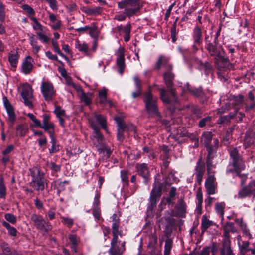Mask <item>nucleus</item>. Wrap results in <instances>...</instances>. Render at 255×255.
I'll use <instances>...</instances> for the list:
<instances>
[{
    "mask_svg": "<svg viewBox=\"0 0 255 255\" xmlns=\"http://www.w3.org/2000/svg\"><path fill=\"white\" fill-rule=\"evenodd\" d=\"M231 161L227 167L226 172L227 173L235 171L236 175L241 179V183L244 184L247 178L246 175L240 174V172L245 168V165L242 156L239 154L237 148H230L229 150Z\"/></svg>",
    "mask_w": 255,
    "mask_h": 255,
    "instance_id": "obj_1",
    "label": "nucleus"
},
{
    "mask_svg": "<svg viewBox=\"0 0 255 255\" xmlns=\"http://www.w3.org/2000/svg\"><path fill=\"white\" fill-rule=\"evenodd\" d=\"M96 121H97L101 125V127L108 132L107 129V122L105 117L101 114H95L92 116L89 120L90 125L94 130L93 135L91 137L94 144L98 147L102 145L103 140V136L99 132V128L96 124Z\"/></svg>",
    "mask_w": 255,
    "mask_h": 255,
    "instance_id": "obj_2",
    "label": "nucleus"
},
{
    "mask_svg": "<svg viewBox=\"0 0 255 255\" xmlns=\"http://www.w3.org/2000/svg\"><path fill=\"white\" fill-rule=\"evenodd\" d=\"M31 180L29 185L35 190L43 191L47 186V180L45 177V173L38 167H33L29 170Z\"/></svg>",
    "mask_w": 255,
    "mask_h": 255,
    "instance_id": "obj_3",
    "label": "nucleus"
},
{
    "mask_svg": "<svg viewBox=\"0 0 255 255\" xmlns=\"http://www.w3.org/2000/svg\"><path fill=\"white\" fill-rule=\"evenodd\" d=\"M157 100V97L152 93L151 87H149L148 90L144 93L143 101L146 110L151 116H159Z\"/></svg>",
    "mask_w": 255,
    "mask_h": 255,
    "instance_id": "obj_4",
    "label": "nucleus"
},
{
    "mask_svg": "<svg viewBox=\"0 0 255 255\" xmlns=\"http://www.w3.org/2000/svg\"><path fill=\"white\" fill-rule=\"evenodd\" d=\"M18 91L23 99L25 105L28 107H32L31 99L33 98V90L31 86L27 83L20 85Z\"/></svg>",
    "mask_w": 255,
    "mask_h": 255,
    "instance_id": "obj_5",
    "label": "nucleus"
},
{
    "mask_svg": "<svg viewBox=\"0 0 255 255\" xmlns=\"http://www.w3.org/2000/svg\"><path fill=\"white\" fill-rule=\"evenodd\" d=\"M31 220L35 227L43 232H48L52 229V226L50 222L46 221L39 215L32 214Z\"/></svg>",
    "mask_w": 255,
    "mask_h": 255,
    "instance_id": "obj_6",
    "label": "nucleus"
},
{
    "mask_svg": "<svg viewBox=\"0 0 255 255\" xmlns=\"http://www.w3.org/2000/svg\"><path fill=\"white\" fill-rule=\"evenodd\" d=\"M112 219L113 222L112 229L113 237L111 242V245H112V248H114L118 242V235L121 237L122 233V231L119 230L120 225L119 216L115 213L112 216Z\"/></svg>",
    "mask_w": 255,
    "mask_h": 255,
    "instance_id": "obj_7",
    "label": "nucleus"
},
{
    "mask_svg": "<svg viewBox=\"0 0 255 255\" xmlns=\"http://www.w3.org/2000/svg\"><path fill=\"white\" fill-rule=\"evenodd\" d=\"M41 91L45 100L51 101L55 95L53 86L50 82L43 81L41 85Z\"/></svg>",
    "mask_w": 255,
    "mask_h": 255,
    "instance_id": "obj_8",
    "label": "nucleus"
},
{
    "mask_svg": "<svg viewBox=\"0 0 255 255\" xmlns=\"http://www.w3.org/2000/svg\"><path fill=\"white\" fill-rule=\"evenodd\" d=\"M206 48L211 55L217 59L223 60L224 58V52L221 46L213 45L212 43H207Z\"/></svg>",
    "mask_w": 255,
    "mask_h": 255,
    "instance_id": "obj_9",
    "label": "nucleus"
},
{
    "mask_svg": "<svg viewBox=\"0 0 255 255\" xmlns=\"http://www.w3.org/2000/svg\"><path fill=\"white\" fill-rule=\"evenodd\" d=\"M255 190V181H252L249 185L239 191L237 195L234 196V198L237 199L244 198L250 196Z\"/></svg>",
    "mask_w": 255,
    "mask_h": 255,
    "instance_id": "obj_10",
    "label": "nucleus"
},
{
    "mask_svg": "<svg viewBox=\"0 0 255 255\" xmlns=\"http://www.w3.org/2000/svg\"><path fill=\"white\" fill-rule=\"evenodd\" d=\"M40 125L37 127H40L43 129L45 131L50 133V131L54 132V124L50 121V116L48 114H44L43 115V120L42 124L40 122Z\"/></svg>",
    "mask_w": 255,
    "mask_h": 255,
    "instance_id": "obj_11",
    "label": "nucleus"
},
{
    "mask_svg": "<svg viewBox=\"0 0 255 255\" xmlns=\"http://www.w3.org/2000/svg\"><path fill=\"white\" fill-rule=\"evenodd\" d=\"M162 189L161 186H154L150 196L149 208H153L156 205L161 195Z\"/></svg>",
    "mask_w": 255,
    "mask_h": 255,
    "instance_id": "obj_12",
    "label": "nucleus"
},
{
    "mask_svg": "<svg viewBox=\"0 0 255 255\" xmlns=\"http://www.w3.org/2000/svg\"><path fill=\"white\" fill-rule=\"evenodd\" d=\"M192 36L194 43L193 47L194 48L196 47V49L197 50V47L200 46L203 41L202 31L199 26L196 25L194 28L193 29Z\"/></svg>",
    "mask_w": 255,
    "mask_h": 255,
    "instance_id": "obj_13",
    "label": "nucleus"
},
{
    "mask_svg": "<svg viewBox=\"0 0 255 255\" xmlns=\"http://www.w3.org/2000/svg\"><path fill=\"white\" fill-rule=\"evenodd\" d=\"M3 102L8 114V119L12 123L11 125L9 126V128H10L12 126V123L14 122L16 119L14 109L6 97H4L3 98Z\"/></svg>",
    "mask_w": 255,
    "mask_h": 255,
    "instance_id": "obj_14",
    "label": "nucleus"
},
{
    "mask_svg": "<svg viewBox=\"0 0 255 255\" xmlns=\"http://www.w3.org/2000/svg\"><path fill=\"white\" fill-rule=\"evenodd\" d=\"M136 169L138 175L144 178V182L146 184L150 177L147 164L146 163H138L136 165Z\"/></svg>",
    "mask_w": 255,
    "mask_h": 255,
    "instance_id": "obj_15",
    "label": "nucleus"
},
{
    "mask_svg": "<svg viewBox=\"0 0 255 255\" xmlns=\"http://www.w3.org/2000/svg\"><path fill=\"white\" fill-rule=\"evenodd\" d=\"M205 188L208 194L213 195L216 193V183L214 175H209L205 181Z\"/></svg>",
    "mask_w": 255,
    "mask_h": 255,
    "instance_id": "obj_16",
    "label": "nucleus"
},
{
    "mask_svg": "<svg viewBox=\"0 0 255 255\" xmlns=\"http://www.w3.org/2000/svg\"><path fill=\"white\" fill-rule=\"evenodd\" d=\"M115 120L118 126L117 139L120 141H122L124 139L123 132L126 129V124L124 122L123 119L120 117H115Z\"/></svg>",
    "mask_w": 255,
    "mask_h": 255,
    "instance_id": "obj_17",
    "label": "nucleus"
},
{
    "mask_svg": "<svg viewBox=\"0 0 255 255\" xmlns=\"http://www.w3.org/2000/svg\"><path fill=\"white\" fill-rule=\"evenodd\" d=\"M238 244L239 247L241 255H249L248 253L250 252L252 255H254L255 253V249H253L249 247V242L242 241L241 237H238Z\"/></svg>",
    "mask_w": 255,
    "mask_h": 255,
    "instance_id": "obj_18",
    "label": "nucleus"
},
{
    "mask_svg": "<svg viewBox=\"0 0 255 255\" xmlns=\"http://www.w3.org/2000/svg\"><path fill=\"white\" fill-rule=\"evenodd\" d=\"M195 170L197 182L199 184H201L205 172V164L201 159H199L197 162Z\"/></svg>",
    "mask_w": 255,
    "mask_h": 255,
    "instance_id": "obj_19",
    "label": "nucleus"
},
{
    "mask_svg": "<svg viewBox=\"0 0 255 255\" xmlns=\"http://www.w3.org/2000/svg\"><path fill=\"white\" fill-rule=\"evenodd\" d=\"M34 60L30 56H27L23 61L21 69L22 72L27 75L30 73L33 68Z\"/></svg>",
    "mask_w": 255,
    "mask_h": 255,
    "instance_id": "obj_20",
    "label": "nucleus"
},
{
    "mask_svg": "<svg viewBox=\"0 0 255 255\" xmlns=\"http://www.w3.org/2000/svg\"><path fill=\"white\" fill-rule=\"evenodd\" d=\"M124 49L120 48L117 52V64L119 67V72L122 74L125 69V55Z\"/></svg>",
    "mask_w": 255,
    "mask_h": 255,
    "instance_id": "obj_21",
    "label": "nucleus"
},
{
    "mask_svg": "<svg viewBox=\"0 0 255 255\" xmlns=\"http://www.w3.org/2000/svg\"><path fill=\"white\" fill-rule=\"evenodd\" d=\"M168 58L163 55L160 56L156 62L155 68L156 69H159L161 67L164 66L167 69L172 70V65L168 63Z\"/></svg>",
    "mask_w": 255,
    "mask_h": 255,
    "instance_id": "obj_22",
    "label": "nucleus"
},
{
    "mask_svg": "<svg viewBox=\"0 0 255 255\" xmlns=\"http://www.w3.org/2000/svg\"><path fill=\"white\" fill-rule=\"evenodd\" d=\"M69 242L67 245H70V248L74 252H77V248L80 242L79 238L76 234H69L68 235Z\"/></svg>",
    "mask_w": 255,
    "mask_h": 255,
    "instance_id": "obj_23",
    "label": "nucleus"
},
{
    "mask_svg": "<svg viewBox=\"0 0 255 255\" xmlns=\"http://www.w3.org/2000/svg\"><path fill=\"white\" fill-rule=\"evenodd\" d=\"M183 92H188L191 94L197 97L201 96L203 94V90L201 88H192L188 83L184 87Z\"/></svg>",
    "mask_w": 255,
    "mask_h": 255,
    "instance_id": "obj_24",
    "label": "nucleus"
},
{
    "mask_svg": "<svg viewBox=\"0 0 255 255\" xmlns=\"http://www.w3.org/2000/svg\"><path fill=\"white\" fill-rule=\"evenodd\" d=\"M220 254L221 255H235L231 248V242H229L228 241L222 242Z\"/></svg>",
    "mask_w": 255,
    "mask_h": 255,
    "instance_id": "obj_25",
    "label": "nucleus"
},
{
    "mask_svg": "<svg viewBox=\"0 0 255 255\" xmlns=\"http://www.w3.org/2000/svg\"><path fill=\"white\" fill-rule=\"evenodd\" d=\"M75 47L80 52L89 55V47L85 42H80L78 40L75 41Z\"/></svg>",
    "mask_w": 255,
    "mask_h": 255,
    "instance_id": "obj_26",
    "label": "nucleus"
},
{
    "mask_svg": "<svg viewBox=\"0 0 255 255\" xmlns=\"http://www.w3.org/2000/svg\"><path fill=\"white\" fill-rule=\"evenodd\" d=\"M19 55L17 51H11L8 56V61L10 65L13 67H16L18 62Z\"/></svg>",
    "mask_w": 255,
    "mask_h": 255,
    "instance_id": "obj_27",
    "label": "nucleus"
},
{
    "mask_svg": "<svg viewBox=\"0 0 255 255\" xmlns=\"http://www.w3.org/2000/svg\"><path fill=\"white\" fill-rule=\"evenodd\" d=\"M175 208L180 216L182 217L185 215L186 212L187 206L183 199H180L178 201V203L175 206Z\"/></svg>",
    "mask_w": 255,
    "mask_h": 255,
    "instance_id": "obj_28",
    "label": "nucleus"
},
{
    "mask_svg": "<svg viewBox=\"0 0 255 255\" xmlns=\"http://www.w3.org/2000/svg\"><path fill=\"white\" fill-rule=\"evenodd\" d=\"M171 70L167 69L164 74V80L168 87L171 86L172 80L174 78V74L172 72Z\"/></svg>",
    "mask_w": 255,
    "mask_h": 255,
    "instance_id": "obj_29",
    "label": "nucleus"
},
{
    "mask_svg": "<svg viewBox=\"0 0 255 255\" xmlns=\"http://www.w3.org/2000/svg\"><path fill=\"white\" fill-rule=\"evenodd\" d=\"M128 7L125 8L124 11V14H125L128 17H131L134 15H136L137 13L138 12L142 7V5H138L137 6L133 7Z\"/></svg>",
    "mask_w": 255,
    "mask_h": 255,
    "instance_id": "obj_30",
    "label": "nucleus"
},
{
    "mask_svg": "<svg viewBox=\"0 0 255 255\" xmlns=\"http://www.w3.org/2000/svg\"><path fill=\"white\" fill-rule=\"evenodd\" d=\"M234 225V224L233 223H227L223 228V236H224V239L223 241H228L229 242H231L230 240V235L229 233L231 232L232 227Z\"/></svg>",
    "mask_w": 255,
    "mask_h": 255,
    "instance_id": "obj_31",
    "label": "nucleus"
},
{
    "mask_svg": "<svg viewBox=\"0 0 255 255\" xmlns=\"http://www.w3.org/2000/svg\"><path fill=\"white\" fill-rule=\"evenodd\" d=\"M213 138V134L211 132L206 131L203 133L201 136V140L204 142L206 147L210 145L211 140Z\"/></svg>",
    "mask_w": 255,
    "mask_h": 255,
    "instance_id": "obj_32",
    "label": "nucleus"
},
{
    "mask_svg": "<svg viewBox=\"0 0 255 255\" xmlns=\"http://www.w3.org/2000/svg\"><path fill=\"white\" fill-rule=\"evenodd\" d=\"M255 138L254 135L251 136L249 133H247L244 139V146L246 148L251 147L254 148V142Z\"/></svg>",
    "mask_w": 255,
    "mask_h": 255,
    "instance_id": "obj_33",
    "label": "nucleus"
},
{
    "mask_svg": "<svg viewBox=\"0 0 255 255\" xmlns=\"http://www.w3.org/2000/svg\"><path fill=\"white\" fill-rule=\"evenodd\" d=\"M160 91V98L162 101L166 104H169L171 101L170 96L168 94V91L164 88H159Z\"/></svg>",
    "mask_w": 255,
    "mask_h": 255,
    "instance_id": "obj_34",
    "label": "nucleus"
},
{
    "mask_svg": "<svg viewBox=\"0 0 255 255\" xmlns=\"http://www.w3.org/2000/svg\"><path fill=\"white\" fill-rule=\"evenodd\" d=\"M244 101V97L243 95H239L236 96H234L229 101L230 105H232L233 106H238L241 105Z\"/></svg>",
    "mask_w": 255,
    "mask_h": 255,
    "instance_id": "obj_35",
    "label": "nucleus"
},
{
    "mask_svg": "<svg viewBox=\"0 0 255 255\" xmlns=\"http://www.w3.org/2000/svg\"><path fill=\"white\" fill-rule=\"evenodd\" d=\"M16 133L20 136H24L28 132V128L21 124L18 125L16 128Z\"/></svg>",
    "mask_w": 255,
    "mask_h": 255,
    "instance_id": "obj_36",
    "label": "nucleus"
},
{
    "mask_svg": "<svg viewBox=\"0 0 255 255\" xmlns=\"http://www.w3.org/2000/svg\"><path fill=\"white\" fill-rule=\"evenodd\" d=\"M80 98L81 102L84 103L85 105H88L91 103L92 94L90 93H86L84 92H82Z\"/></svg>",
    "mask_w": 255,
    "mask_h": 255,
    "instance_id": "obj_37",
    "label": "nucleus"
},
{
    "mask_svg": "<svg viewBox=\"0 0 255 255\" xmlns=\"http://www.w3.org/2000/svg\"><path fill=\"white\" fill-rule=\"evenodd\" d=\"M212 225V221L208 219L205 215L202 218L201 230L202 231H205L209 227Z\"/></svg>",
    "mask_w": 255,
    "mask_h": 255,
    "instance_id": "obj_38",
    "label": "nucleus"
},
{
    "mask_svg": "<svg viewBox=\"0 0 255 255\" xmlns=\"http://www.w3.org/2000/svg\"><path fill=\"white\" fill-rule=\"evenodd\" d=\"M52 44L53 47L54 51L58 53L62 57L64 58L65 60L69 61L68 58L66 55H65L60 50L57 42L53 39L52 40Z\"/></svg>",
    "mask_w": 255,
    "mask_h": 255,
    "instance_id": "obj_39",
    "label": "nucleus"
},
{
    "mask_svg": "<svg viewBox=\"0 0 255 255\" xmlns=\"http://www.w3.org/2000/svg\"><path fill=\"white\" fill-rule=\"evenodd\" d=\"M30 44L32 46V48L34 49V53H37L39 52L41 49V46L38 44V42L37 39H36L33 35L31 36L30 38Z\"/></svg>",
    "mask_w": 255,
    "mask_h": 255,
    "instance_id": "obj_40",
    "label": "nucleus"
},
{
    "mask_svg": "<svg viewBox=\"0 0 255 255\" xmlns=\"http://www.w3.org/2000/svg\"><path fill=\"white\" fill-rule=\"evenodd\" d=\"M107 90L105 88L99 92V101L100 103L105 104L107 102Z\"/></svg>",
    "mask_w": 255,
    "mask_h": 255,
    "instance_id": "obj_41",
    "label": "nucleus"
},
{
    "mask_svg": "<svg viewBox=\"0 0 255 255\" xmlns=\"http://www.w3.org/2000/svg\"><path fill=\"white\" fill-rule=\"evenodd\" d=\"M6 194V188L4 184L3 178H0V198L4 199Z\"/></svg>",
    "mask_w": 255,
    "mask_h": 255,
    "instance_id": "obj_42",
    "label": "nucleus"
},
{
    "mask_svg": "<svg viewBox=\"0 0 255 255\" xmlns=\"http://www.w3.org/2000/svg\"><path fill=\"white\" fill-rule=\"evenodd\" d=\"M236 223L239 224L244 234H245L246 236H249V238H251V234H250L248 229L247 228L246 224H245L242 219H237L236 220Z\"/></svg>",
    "mask_w": 255,
    "mask_h": 255,
    "instance_id": "obj_43",
    "label": "nucleus"
},
{
    "mask_svg": "<svg viewBox=\"0 0 255 255\" xmlns=\"http://www.w3.org/2000/svg\"><path fill=\"white\" fill-rule=\"evenodd\" d=\"M211 154L210 151H208V155L206 159V164L207 167V170L209 174H210L211 172V170L212 168L214 167V165L212 163V157H211Z\"/></svg>",
    "mask_w": 255,
    "mask_h": 255,
    "instance_id": "obj_44",
    "label": "nucleus"
},
{
    "mask_svg": "<svg viewBox=\"0 0 255 255\" xmlns=\"http://www.w3.org/2000/svg\"><path fill=\"white\" fill-rule=\"evenodd\" d=\"M190 110L195 115L196 118H199L201 117L202 111L197 106H191V107H190Z\"/></svg>",
    "mask_w": 255,
    "mask_h": 255,
    "instance_id": "obj_45",
    "label": "nucleus"
},
{
    "mask_svg": "<svg viewBox=\"0 0 255 255\" xmlns=\"http://www.w3.org/2000/svg\"><path fill=\"white\" fill-rule=\"evenodd\" d=\"M30 19L33 22V28L35 30H43V26L38 21L37 18L31 17Z\"/></svg>",
    "mask_w": 255,
    "mask_h": 255,
    "instance_id": "obj_46",
    "label": "nucleus"
},
{
    "mask_svg": "<svg viewBox=\"0 0 255 255\" xmlns=\"http://www.w3.org/2000/svg\"><path fill=\"white\" fill-rule=\"evenodd\" d=\"M215 210L216 212L219 214L221 220H223L224 218V207L222 203H217L215 205Z\"/></svg>",
    "mask_w": 255,
    "mask_h": 255,
    "instance_id": "obj_47",
    "label": "nucleus"
},
{
    "mask_svg": "<svg viewBox=\"0 0 255 255\" xmlns=\"http://www.w3.org/2000/svg\"><path fill=\"white\" fill-rule=\"evenodd\" d=\"M173 240L171 238H168L165 241L164 252L170 253L172 247Z\"/></svg>",
    "mask_w": 255,
    "mask_h": 255,
    "instance_id": "obj_48",
    "label": "nucleus"
},
{
    "mask_svg": "<svg viewBox=\"0 0 255 255\" xmlns=\"http://www.w3.org/2000/svg\"><path fill=\"white\" fill-rule=\"evenodd\" d=\"M116 245L115 247L114 248H112V246L111 247V249L112 250H115V253H112L111 255H120L121 254H122L125 250V242L124 241L122 242L121 244V247L120 248L116 249Z\"/></svg>",
    "mask_w": 255,
    "mask_h": 255,
    "instance_id": "obj_49",
    "label": "nucleus"
},
{
    "mask_svg": "<svg viewBox=\"0 0 255 255\" xmlns=\"http://www.w3.org/2000/svg\"><path fill=\"white\" fill-rule=\"evenodd\" d=\"M196 199L197 201V208L201 210L203 202V196L201 190H198L196 194Z\"/></svg>",
    "mask_w": 255,
    "mask_h": 255,
    "instance_id": "obj_50",
    "label": "nucleus"
},
{
    "mask_svg": "<svg viewBox=\"0 0 255 255\" xmlns=\"http://www.w3.org/2000/svg\"><path fill=\"white\" fill-rule=\"evenodd\" d=\"M54 113L55 114L57 118L66 116L65 111L62 109L60 106L55 107Z\"/></svg>",
    "mask_w": 255,
    "mask_h": 255,
    "instance_id": "obj_51",
    "label": "nucleus"
},
{
    "mask_svg": "<svg viewBox=\"0 0 255 255\" xmlns=\"http://www.w3.org/2000/svg\"><path fill=\"white\" fill-rule=\"evenodd\" d=\"M49 5L50 8L53 10L56 11L58 9V4L56 0H45Z\"/></svg>",
    "mask_w": 255,
    "mask_h": 255,
    "instance_id": "obj_52",
    "label": "nucleus"
},
{
    "mask_svg": "<svg viewBox=\"0 0 255 255\" xmlns=\"http://www.w3.org/2000/svg\"><path fill=\"white\" fill-rule=\"evenodd\" d=\"M100 194L96 191V193L94 198L92 208H100Z\"/></svg>",
    "mask_w": 255,
    "mask_h": 255,
    "instance_id": "obj_53",
    "label": "nucleus"
},
{
    "mask_svg": "<svg viewBox=\"0 0 255 255\" xmlns=\"http://www.w3.org/2000/svg\"><path fill=\"white\" fill-rule=\"evenodd\" d=\"M5 8L2 2L0 1V21L3 22L5 20Z\"/></svg>",
    "mask_w": 255,
    "mask_h": 255,
    "instance_id": "obj_54",
    "label": "nucleus"
},
{
    "mask_svg": "<svg viewBox=\"0 0 255 255\" xmlns=\"http://www.w3.org/2000/svg\"><path fill=\"white\" fill-rule=\"evenodd\" d=\"M5 219L12 224H15L16 222V217L11 213H6L4 215Z\"/></svg>",
    "mask_w": 255,
    "mask_h": 255,
    "instance_id": "obj_55",
    "label": "nucleus"
},
{
    "mask_svg": "<svg viewBox=\"0 0 255 255\" xmlns=\"http://www.w3.org/2000/svg\"><path fill=\"white\" fill-rule=\"evenodd\" d=\"M37 35H38L39 39L44 43H46L50 40L49 37L46 35L42 33L41 32H37Z\"/></svg>",
    "mask_w": 255,
    "mask_h": 255,
    "instance_id": "obj_56",
    "label": "nucleus"
},
{
    "mask_svg": "<svg viewBox=\"0 0 255 255\" xmlns=\"http://www.w3.org/2000/svg\"><path fill=\"white\" fill-rule=\"evenodd\" d=\"M92 214L96 220H100L101 218V210L100 208H93Z\"/></svg>",
    "mask_w": 255,
    "mask_h": 255,
    "instance_id": "obj_57",
    "label": "nucleus"
},
{
    "mask_svg": "<svg viewBox=\"0 0 255 255\" xmlns=\"http://www.w3.org/2000/svg\"><path fill=\"white\" fill-rule=\"evenodd\" d=\"M211 119V117L210 116H208L201 119L199 123V127L203 128L205 127L207 123H208L210 122Z\"/></svg>",
    "mask_w": 255,
    "mask_h": 255,
    "instance_id": "obj_58",
    "label": "nucleus"
},
{
    "mask_svg": "<svg viewBox=\"0 0 255 255\" xmlns=\"http://www.w3.org/2000/svg\"><path fill=\"white\" fill-rule=\"evenodd\" d=\"M54 186L57 189H60V190H64L65 189V185L62 183L60 179L55 180L54 182Z\"/></svg>",
    "mask_w": 255,
    "mask_h": 255,
    "instance_id": "obj_59",
    "label": "nucleus"
},
{
    "mask_svg": "<svg viewBox=\"0 0 255 255\" xmlns=\"http://www.w3.org/2000/svg\"><path fill=\"white\" fill-rule=\"evenodd\" d=\"M22 8L23 10L26 11L28 14L30 15H34L35 11L34 9L30 6L27 4H24L22 5Z\"/></svg>",
    "mask_w": 255,
    "mask_h": 255,
    "instance_id": "obj_60",
    "label": "nucleus"
},
{
    "mask_svg": "<svg viewBox=\"0 0 255 255\" xmlns=\"http://www.w3.org/2000/svg\"><path fill=\"white\" fill-rule=\"evenodd\" d=\"M133 79L136 90H141V81L138 77L136 75L134 76Z\"/></svg>",
    "mask_w": 255,
    "mask_h": 255,
    "instance_id": "obj_61",
    "label": "nucleus"
},
{
    "mask_svg": "<svg viewBox=\"0 0 255 255\" xmlns=\"http://www.w3.org/2000/svg\"><path fill=\"white\" fill-rule=\"evenodd\" d=\"M64 224H66L68 227H71L73 224V220L68 217H61Z\"/></svg>",
    "mask_w": 255,
    "mask_h": 255,
    "instance_id": "obj_62",
    "label": "nucleus"
},
{
    "mask_svg": "<svg viewBox=\"0 0 255 255\" xmlns=\"http://www.w3.org/2000/svg\"><path fill=\"white\" fill-rule=\"evenodd\" d=\"M50 168L55 172H59L61 170V167L59 165L56 164L54 162H51L48 164Z\"/></svg>",
    "mask_w": 255,
    "mask_h": 255,
    "instance_id": "obj_63",
    "label": "nucleus"
},
{
    "mask_svg": "<svg viewBox=\"0 0 255 255\" xmlns=\"http://www.w3.org/2000/svg\"><path fill=\"white\" fill-rule=\"evenodd\" d=\"M0 247L4 253L7 254L10 252V248L6 243L2 242L0 244Z\"/></svg>",
    "mask_w": 255,
    "mask_h": 255,
    "instance_id": "obj_64",
    "label": "nucleus"
}]
</instances>
